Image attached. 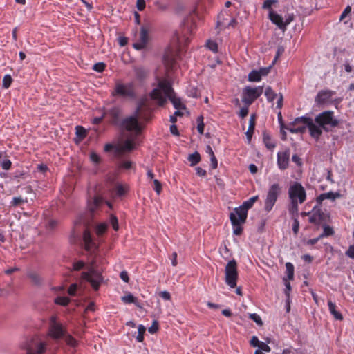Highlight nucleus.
Instances as JSON below:
<instances>
[{"mask_svg":"<svg viewBox=\"0 0 354 354\" xmlns=\"http://www.w3.org/2000/svg\"><path fill=\"white\" fill-rule=\"evenodd\" d=\"M46 349V344L40 342L35 348L29 347L27 348V354H43Z\"/></svg>","mask_w":354,"mask_h":354,"instance_id":"25","label":"nucleus"},{"mask_svg":"<svg viewBox=\"0 0 354 354\" xmlns=\"http://www.w3.org/2000/svg\"><path fill=\"white\" fill-rule=\"evenodd\" d=\"M105 68V64L104 62H98L93 65V69L97 72H102Z\"/></svg>","mask_w":354,"mask_h":354,"instance_id":"49","label":"nucleus"},{"mask_svg":"<svg viewBox=\"0 0 354 354\" xmlns=\"http://www.w3.org/2000/svg\"><path fill=\"white\" fill-rule=\"evenodd\" d=\"M257 199L258 196L251 197L248 201L243 202L241 205L234 208L232 213H235L238 215V217L241 218V221H245L248 216V210L253 206Z\"/></svg>","mask_w":354,"mask_h":354,"instance_id":"10","label":"nucleus"},{"mask_svg":"<svg viewBox=\"0 0 354 354\" xmlns=\"http://www.w3.org/2000/svg\"><path fill=\"white\" fill-rule=\"evenodd\" d=\"M141 106H137L133 115L126 118L123 120L122 124L127 131H140V127L138 122V115Z\"/></svg>","mask_w":354,"mask_h":354,"instance_id":"11","label":"nucleus"},{"mask_svg":"<svg viewBox=\"0 0 354 354\" xmlns=\"http://www.w3.org/2000/svg\"><path fill=\"white\" fill-rule=\"evenodd\" d=\"M55 304L66 306L70 302V299L66 297H58L55 300Z\"/></svg>","mask_w":354,"mask_h":354,"instance_id":"40","label":"nucleus"},{"mask_svg":"<svg viewBox=\"0 0 354 354\" xmlns=\"http://www.w3.org/2000/svg\"><path fill=\"white\" fill-rule=\"evenodd\" d=\"M328 305L330 313L334 316V317L337 320H342L343 317L340 313L336 310L335 304L331 301H328Z\"/></svg>","mask_w":354,"mask_h":354,"instance_id":"28","label":"nucleus"},{"mask_svg":"<svg viewBox=\"0 0 354 354\" xmlns=\"http://www.w3.org/2000/svg\"><path fill=\"white\" fill-rule=\"evenodd\" d=\"M335 92L330 90H322L315 97V102L317 106H322L330 101Z\"/></svg>","mask_w":354,"mask_h":354,"instance_id":"15","label":"nucleus"},{"mask_svg":"<svg viewBox=\"0 0 354 354\" xmlns=\"http://www.w3.org/2000/svg\"><path fill=\"white\" fill-rule=\"evenodd\" d=\"M322 227L324 228V231L323 233L319 235V238L331 236L334 234L333 229L328 225L327 223L322 225Z\"/></svg>","mask_w":354,"mask_h":354,"instance_id":"34","label":"nucleus"},{"mask_svg":"<svg viewBox=\"0 0 354 354\" xmlns=\"http://www.w3.org/2000/svg\"><path fill=\"white\" fill-rule=\"evenodd\" d=\"M351 12V7L350 6H347L343 12L340 15L339 19L343 20L346 16Z\"/></svg>","mask_w":354,"mask_h":354,"instance_id":"63","label":"nucleus"},{"mask_svg":"<svg viewBox=\"0 0 354 354\" xmlns=\"http://www.w3.org/2000/svg\"><path fill=\"white\" fill-rule=\"evenodd\" d=\"M286 273L287 277L289 280H292L294 278V266L293 265L288 262L286 263Z\"/></svg>","mask_w":354,"mask_h":354,"instance_id":"36","label":"nucleus"},{"mask_svg":"<svg viewBox=\"0 0 354 354\" xmlns=\"http://www.w3.org/2000/svg\"><path fill=\"white\" fill-rule=\"evenodd\" d=\"M265 95L266 96L268 101L272 102L275 99L277 94L271 87L268 86L265 91Z\"/></svg>","mask_w":354,"mask_h":354,"instance_id":"37","label":"nucleus"},{"mask_svg":"<svg viewBox=\"0 0 354 354\" xmlns=\"http://www.w3.org/2000/svg\"><path fill=\"white\" fill-rule=\"evenodd\" d=\"M134 148L135 144L133 140L127 139L115 147V152L118 155H122L124 152L131 151Z\"/></svg>","mask_w":354,"mask_h":354,"instance_id":"19","label":"nucleus"},{"mask_svg":"<svg viewBox=\"0 0 354 354\" xmlns=\"http://www.w3.org/2000/svg\"><path fill=\"white\" fill-rule=\"evenodd\" d=\"M263 140L268 149H272L275 147V144L271 140L270 136L266 131L263 132Z\"/></svg>","mask_w":354,"mask_h":354,"instance_id":"31","label":"nucleus"},{"mask_svg":"<svg viewBox=\"0 0 354 354\" xmlns=\"http://www.w3.org/2000/svg\"><path fill=\"white\" fill-rule=\"evenodd\" d=\"M12 82V78L10 75H6L3 78L2 86L4 88H8Z\"/></svg>","mask_w":354,"mask_h":354,"instance_id":"41","label":"nucleus"},{"mask_svg":"<svg viewBox=\"0 0 354 354\" xmlns=\"http://www.w3.org/2000/svg\"><path fill=\"white\" fill-rule=\"evenodd\" d=\"M302 124L306 125L308 128L310 136L316 140H318L322 133V131L319 127H317L313 120L306 116H301L296 118L293 122L288 124V127L301 126Z\"/></svg>","mask_w":354,"mask_h":354,"instance_id":"3","label":"nucleus"},{"mask_svg":"<svg viewBox=\"0 0 354 354\" xmlns=\"http://www.w3.org/2000/svg\"><path fill=\"white\" fill-rule=\"evenodd\" d=\"M176 57V55L171 50H168L165 53L163 61L167 68H173L175 65Z\"/></svg>","mask_w":354,"mask_h":354,"instance_id":"23","label":"nucleus"},{"mask_svg":"<svg viewBox=\"0 0 354 354\" xmlns=\"http://www.w3.org/2000/svg\"><path fill=\"white\" fill-rule=\"evenodd\" d=\"M341 194L339 192H329L327 193H323L320 194L316 199L317 203L320 204L325 199H330L335 201L336 198H340Z\"/></svg>","mask_w":354,"mask_h":354,"instance_id":"24","label":"nucleus"},{"mask_svg":"<svg viewBox=\"0 0 354 354\" xmlns=\"http://www.w3.org/2000/svg\"><path fill=\"white\" fill-rule=\"evenodd\" d=\"M329 220V214L327 212L322 211L317 206L313 208L312 214L309 218L310 223L321 225H324V223H328Z\"/></svg>","mask_w":354,"mask_h":354,"instance_id":"12","label":"nucleus"},{"mask_svg":"<svg viewBox=\"0 0 354 354\" xmlns=\"http://www.w3.org/2000/svg\"><path fill=\"white\" fill-rule=\"evenodd\" d=\"M110 223L111 224L114 230L117 231L119 229L118 218L115 216L111 214L110 216Z\"/></svg>","mask_w":354,"mask_h":354,"instance_id":"46","label":"nucleus"},{"mask_svg":"<svg viewBox=\"0 0 354 354\" xmlns=\"http://www.w3.org/2000/svg\"><path fill=\"white\" fill-rule=\"evenodd\" d=\"M102 203V198L100 197H95L93 201V205L90 207L91 211H94L95 208L97 207Z\"/></svg>","mask_w":354,"mask_h":354,"instance_id":"56","label":"nucleus"},{"mask_svg":"<svg viewBox=\"0 0 354 354\" xmlns=\"http://www.w3.org/2000/svg\"><path fill=\"white\" fill-rule=\"evenodd\" d=\"M263 86L252 88L246 86L243 90V102L247 105H250L256 99L263 93Z\"/></svg>","mask_w":354,"mask_h":354,"instance_id":"8","label":"nucleus"},{"mask_svg":"<svg viewBox=\"0 0 354 354\" xmlns=\"http://www.w3.org/2000/svg\"><path fill=\"white\" fill-rule=\"evenodd\" d=\"M138 106H141L140 112L138 115V119H142L148 121L150 119L151 108L148 105V100L147 98L142 99L138 103Z\"/></svg>","mask_w":354,"mask_h":354,"instance_id":"17","label":"nucleus"},{"mask_svg":"<svg viewBox=\"0 0 354 354\" xmlns=\"http://www.w3.org/2000/svg\"><path fill=\"white\" fill-rule=\"evenodd\" d=\"M307 126L302 124L301 126L287 127H286L290 132L292 133H303L305 132Z\"/></svg>","mask_w":354,"mask_h":354,"instance_id":"30","label":"nucleus"},{"mask_svg":"<svg viewBox=\"0 0 354 354\" xmlns=\"http://www.w3.org/2000/svg\"><path fill=\"white\" fill-rule=\"evenodd\" d=\"M128 190V187H124L121 184H116L115 187V191L116 195L118 196H124Z\"/></svg>","mask_w":354,"mask_h":354,"instance_id":"35","label":"nucleus"},{"mask_svg":"<svg viewBox=\"0 0 354 354\" xmlns=\"http://www.w3.org/2000/svg\"><path fill=\"white\" fill-rule=\"evenodd\" d=\"M269 19L270 20L277 25L279 29H281L283 32L286 30L285 27V24H283V18L279 14L273 12V10H270L269 12Z\"/></svg>","mask_w":354,"mask_h":354,"instance_id":"21","label":"nucleus"},{"mask_svg":"<svg viewBox=\"0 0 354 354\" xmlns=\"http://www.w3.org/2000/svg\"><path fill=\"white\" fill-rule=\"evenodd\" d=\"M121 299L126 304H136V298L131 293H128L127 295L122 296Z\"/></svg>","mask_w":354,"mask_h":354,"instance_id":"39","label":"nucleus"},{"mask_svg":"<svg viewBox=\"0 0 354 354\" xmlns=\"http://www.w3.org/2000/svg\"><path fill=\"white\" fill-rule=\"evenodd\" d=\"M261 80V78L257 70H252L248 74V81L250 82H259Z\"/></svg>","mask_w":354,"mask_h":354,"instance_id":"38","label":"nucleus"},{"mask_svg":"<svg viewBox=\"0 0 354 354\" xmlns=\"http://www.w3.org/2000/svg\"><path fill=\"white\" fill-rule=\"evenodd\" d=\"M298 203L299 202L297 201H291L290 204L288 207L289 213H290V214H291L293 216V218L294 217L297 218V216H298V211H299Z\"/></svg>","mask_w":354,"mask_h":354,"instance_id":"29","label":"nucleus"},{"mask_svg":"<svg viewBox=\"0 0 354 354\" xmlns=\"http://www.w3.org/2000/svg\"><path fill=\"white\" fill-rule=\"evenodd\" d=\"M132 165H133V162L131 161L124 160V161H122L120 163L119 167L122 169H129L131 168Z\"/></svg>","mask_w":354,"mask_h":354,"instance_id":"52","label":"nucleus"},{"mask_svg":"<svg viewBox=\"0 0 354 354\" xmlns=\"http://www.w3.org/2000/svg\"><path fill=\"white\" fill-rule=\"evenodd\" d=\"M188 95L189 96L196 98L199 96V92L196 88L192 87L188 91Z\"/></svg>","mask_w":354,"mask_h":354,"instance_id":"59","label":"nucleus"},{"mask_svg":"<svg viewBox=\"0 0 354 354\" xmlns=\"http://www.w3.org/2000/svg\"><path fill=\"white\" fill-rule=\"evenodd\" d=\"M197 130L201 134H203L204 131V123L203 117L202 115L197 118Z\"/></svg>","mask_w":354,"mask_h":354,"instance_id":"44","label":"nucleus"},{"mask_svg":"<svg viewBox=\"0 0 354 354\" xmlns=\"http://www.w3.org/2000/svg\"><path fill=\"white\" fill-rule=\"evenodd\" d=\"M288 196L290 201H297L303 203L306 198V191L301 183L295 182L290 185L288 189Z\"/></svg>","mask_w":354,"mask_h":354,"instance_id":"9","label":"nucleus"},{"mask_svg":"<svg viewBox=\"0 0 354 354\" xmlns=\"http://www.w3.org/2000/svg\"><path fill=\"white\" fill-rule=\"evenodd\" d=\"M110 115L114 120V121H117L121 114V110L119 107L113 106L108 111Z\"/></svg>","mask_w":354,"mask_h":354,"instance_id":"33","label":"nucleus"},{"mask_svg":"<svg viewBox=\"0 0 354 354\" xmlns=\"http://www.w3.org/2000/svg\"><path fill=\"white\" fill-rule=\"evenodd\" d=\"M299 228V223L298 218L296 217L293 218L292 231L295 235H297Z\"/></svg>","mask_w":354,"mask_h":354,"instance_id":"51","label":"nucleus"},{"mask_svg":"<svg viewBox=\"0 0 354 354\" xmlns=\"http://www.w3.org/2000/svg\"><path fill=\"white\" fill-rule=\"evenodd\" d=\"M225 282L230 288L236 286V281L238 278L237 265L235 260L230 261L225 269Z\"/></svg>","mask_w":354,"mask_h":354,"instance_id":"7","label":"nucleus"},{"mask_svg":"<svg viewBox=\"0 0 354 354\" xmlns=\"http://www.w3.org/2000/svg\"><path fill=\"white\" fill-rule=\"evenodd\" d=\"M207 47L213 52H217L218 50L217 44L210 40L207 41Z\"/></svg>","mask_w":354,"mask_h":354,"instance_id":"53","label":"nucleus"},{"mask_svg":"<svg viewBox=\"0 0 354 354\" xmlns=\"http://www.w3.org/2000/svg\"><path fill=\"white\" fill-rule=\"evenodd\" d=\"M85 264L82 261H79L73 263V269L74 270L78 271L82 270L84 267Z\"/></svg>","mask_w":354,"mask_h":354,"instance_id":"58","label":"nucleus"},{"mask_svg":"<svg viewBox=\"0 0 354 354\" xmlns=\"http://www.w3.org/2000/svg\"><path fill=\"white\" fill-rule=\"evenodd\" d=\"M188 160L190 162L191 166H194L198 164L201 160V156L197 151L190 154L188 156Z\"/></svg>","mask_w":354,"mask_h":354,"instance_id":"32","label":"nucleus"},{"mask_svg":"<svg viewBox=\"0 0 354 354\" xmlns=\"http://www.w3.org/2000/svg\"><path fill=\"white\" fill-rule=\"evenodd\" d=\"M138 335L136 337V339H137V341L138 342H142L143 341V339H144L143 335H144V333H145V332L146 330V328H145V327L143 325H140L138 326Z\"/></svg>","mask_w":354,"mask_h":354,"instance_id":"42","label":"nucleus"},{"mask_svg":"<svg viewBox=\"0 0 354 354\" xmlns=\"http://www.w3.org/2000/svg\"><path fill=\"white\" fill-rule=\"evenodd\" d=\"M277 3V0H266L263 4V9H268L270 10H272V6Z\"/></svg>","mask_w":354,"mask_h":354,"instance_id":"50","label":"nucleus"},{"mask_svg":"<svg viewBox=\"0 0 354 354\" xmlns=\"http://www.w3.org/2000/svg\"><path fill=\"white\" fill-rule=\"evenodd\" d=\"M150 97L152 100L157 101L160 106H162L167 99H169L175 109H184L185 108L180 99L176 97L170 83L165 80L158 82V88L151 92Z\"/></svg>","mask_w":354,"mask_h":354,"instance_id":"1","label":"nucleus"},{"mask_svg":"<svg viewBox=\"0 0 354 354\" xmlns=\"http://www.w3.org/2000/svg\"><path fill=\"white\" fill-rule=\"evenodd\" d=\"M77 288V285L76 283H73L70 286L68 290V293L71 295L74 296L75 295L76 290Z\"/></svg>","mask_w":354,"mask_h":354,"instance_id":"62","label":"nucleus"},{"mask_svg":"<svg viewBox=\"0 0 354 354\" xmlns=\"http://www.w3.org/2000/svg\"><path fill=\"white\" fill-rule=\"evenodd\" d=\"M107 225L105 223H100L96 227V234L97 236H102L106 230Z\"/></svg>","mask_w":354,"mask_h":354,"instance_id":"45","label":"nucleus"},{"mask_svg":"<svg viewBox=\"0 0 354 354\" xmlns=\"http://www.w3.org/2000/svg\"><path fill=\"white\" fill-rule=\"evenodd\" d=\"M90 160L94 164H99L100 162V161H101L100 157L95 152H91V154H90Z\"/></svg>","mask_w":354,"mask_h":354,"instance_id":"48","label":"nucleus"},{"mask_svg":"<svg viewBox=\"0 0 354 354\" xmlns=\"http://www.w3.org/2000/svg\"><path fill=\"white\" fill-rule=\"evenodd\" d=\"M315 122L321 130L323 129L326 131H329V127H337L339 123L338 120L334 118L332 111H326L318 114L315 117Z\"/></svg>","mask_w":354,"mask_h":354,"instance_id":"4","label":"nucleus"},{"mask_svg":"<svg viewBox=\"0 0 354 354\" xmlns=\"http://www.w3.org/2000/svg\"><path fill=\"white\" fill-rule=\"evenodd\" d=\"M27 201V198H23L22 196L14 197L12 201V205L13 206H17Z\"/></svg>","mask_w":354,"mask_h":354,"instance_id":"43","label":"nucleus"},{"mask_svg":"<svg viewBox=\"0 0 354 354\" xmlns=\"http://www.w3.org/2000/svg\"><path fill=\"white\" fill-rule=\"evenodd\" d=\"M271 67L272 66H270L268 67L261 68L259 71H257L261 78L262 77V76H266L270 73Z\"/></svg>","mask_w":354,"mask_h":354,"instance_id":"55","label":"nucleus"},{"mask_svg":"<svg viewBox=\"0 0 354 354\" xmlns=\"http://www.w3.org/2000/svg\"><path fill=\"white\" fill-rule=\"evenodd\" d=\"M149 39V32L144 26L141 27L139 39L133 43V46L136 50H142L147 47Z\"/></svg>","mask_w":354,"mask_h":354,"instance_id":"14","label":"nucleus"},{"mask_svg":"<svg viewBox=\"0 0 354 354\" xmlns=\"http://www.w3.org/2000/svg\"><path fill=\"white\" fill-rule=\"evenodd\" d=\"M230 219L232 225L234 227V234L236 236L240 235L243 231L241 224L244 223L245 221H241L240 217H238V215H236L235 213H230Z\"/></svg>","mask_w":354,"mask_h":354,"instance_id":"20","label":"nucleus"},{"mask_svg":"<svg viewBox=\"0 0 354 354\" xmlns=\"http://www.w3.org/2000/svg\"><path fill=\"white\" fill-rule=\"evenodd\" d=\"M281 193V187L278 183H274L269 187L264 205V209L267 212H269L272 209V207Z\"/></svg>","mask_w":354,"mask_h":354,"instance_id":"5","label":"nucleus"},{"mask_svg":"<svg viewBox=\"0 0 354 354\" xmlns=\"http://www.w3.org/2000/svg\"><path fill=\"white\" fill-rule=\"evenodd\" d=\"M290 159V150L277 153V165L281 170H285L288 167Z\"/></svg>","mask_w":354,"mask_h":354,"instance_id":"16","label":"nucleus"},{"mask_svg":"<svg viewBox=\"0 0 354 354\" xmlns=\"http://www.w3.org/2000/svg\"><path fill=\"white\" fill-rule=\"evenodd\" d=\"M249 317L252 320H253L254 322H256L258 325H259V326H262L263 325V322L261 320V318L257 314H256V313H251V314L249 315Z\"/></svg>","mask_w":354,"mask_h":354,"instance_id":"47","label":"nucleus"},{"mask_svg":"<svg viewBox=\"0 0 354 354\" xmlns=\"http://www.w3.org/2000/svg\"><path fill=\"white\" fill-rule=\"evenodd\" d=\"M154 184V190L157 193V194H160L162 190V185L159 180L157 179L153 180Z\"/></svg>","mask_w":354,"mask_h":354,"instance_id":"57","label":"nucleus"},{"mask_svg":"<svg viewBox=\"0 0 354 354\" xmlns=\"http://www.w3.org/2000/svg\"><path fill=\"white\" fill-rule=\"evenodd\" d=\"M75 134L77 137V138L75 139V142H78L86 138V136L87 135V131L82 126H77L75 127Z\"/></svg>","mask_w":354,"mask_h":354,"instance_id":"27","label":"nucleus"},{"mask_svg":"<svg viewBox=\"0 0 354 354\" xmlns=\"http://www.w3.org/2000/svg\"><path fill=\"white\" fill-rule=\"evenodd\" d=\"M259 348L265 352H270L271 351L270 347L265 342H261L259 346Z\"/></svg>","mask_w":354,"mask_h":354,"instance_id":"61","label":"nucleus"},{"mask_svg":"<svg viewBox=\"0 0 354 354\" xmlns=\"http://www.w3.org/2000/svg\"><path fill=\"white\" fill-rule=\"evenodd\" d=\"M65 337V341L69 346H75L76 345V340L70 335H66Z\"/></svg>","mask_w":354,"mask_h":354,"instance_id":"60","label":"nucleus"},{"mask_svg":"<svg viewBox=\"0 0 354 354\" xmlns=\"http://www.w3.org/2000/svg\"><path fill=\"white\" fill-rule=\"evenodd\" d=\"M27 277L33 286H41L43 284V278L35 271L29 270L27 272Z\"/></svg>","mask_w":354,"mask_h":354,"instance_id":"22","label":"nucleus"},{"mask_svg":"<svg viewBox=\"0 0 354 354\" xmlns=\"http://www.w3.org/2000/svg\"><path fill=\"white\" fill-rule=\"evenodd\" d=\"M112 94L113 95L135 98V84L133 82L122 84L118 82L115 84V90Z\"/></svg>","mask_w":354,"mask_h":354,"instance_id":"6","label":"nucleus"},{"mask_svg":"<svg viewBox=\"0 0 354 354\" xmlns=\"http://www.w3.org/2000/svg\"><path fill=\"white\" fill-rule=\"evenodd\" d=\"M82 239L84 244V249L86 251L93 252L97 249V245L93 240L91 233L88 230H84Z\"/></svg>","mask_w":354,"mask_h":354,"instance_id":"18","label":"nucleus"},{"mask_svg":"<svg viewBox=\"0 0 354 354\" xmlns=\"http://www.w3.org/2000/svg\"><path fill=\"white\" fill-rule=\"evenodd\" d=\"M346 254L350 258L354 259V245H351L346 252Z\"/></svg>","mask_w":354,"mask_h":354,"instance_id":"64","label":"nucleus"},{"mask_svg":"<svg viewBox=\"0 0 354 354\" xmlns=\"http://www.w3.org/2000/svg\"><path fill=\"white\" fill-rule=\"evenodd\" d=\"M255 127V115H251L249 121V126L246 131V137L248 142H250Z\"/></svg>","mask_w":354,"mask_h":354,"instance_id":"26","label":"nucleus"},{"mask_svg":"<svg viewBox=\"0 0 354 354\" xmlns=\"http://www.w3.org/2000/svg\"><path fill=\"white\" fill-rule=\"evenodd\" d=\"M81 278L91 285L95 290H97L100 284L103 281L102 274L95 269V262L92 261L91 265L87 267V271L82 272Z\"/></svg>","mask_w":354,"mask_h":354,"instance_id":"2","label":"nucleus"},{"mask_svg":"<svg viewBox=\"0 0 354 354\" xmlns=\"http://www.w3.org/2000/svg\"><path fill=\"white\" fill-rule=\"evenodd\" d=\"M158 330V322L156 320H154L152 323V325L148 328V331L153 334L156 333Z\"/></svg>","mask_w":354,"mask_h":354,"instance_id":"54","label":"nucleus"},{"mask_svg":"<svg viewBox=\"0 0 354 354\" xmlns=\"http://www.w3.org/2000/svg\"><path fill=\"white\" fill-rule=\"evenodd\" d=\"M48 335L55 339H60L66 335L63 326L56 322L55 317L50 318Z\"/></svg>","mask_w":354,"mask_h":354,"instance_id":"13","label":"nucleus"}]
</instances>
